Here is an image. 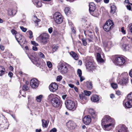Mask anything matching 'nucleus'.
<instances>
[{"label":"nucleus","instance_id":"8fccbe9b","mask_svg":"<svg viewBox=\"0 0 132 132\" xmlns=\"http://www.w3.org/2000/svg\"><path fill=\"white\" fill-rule=\"evenodd\" d=\"M80 78V81L81 82L83 80H84L85 79V78L83 77L82 76H81L79 77Z\"/></svg>","mask_w":132,"mask_h":132},{"label":"nucleus","instance_id":"7c9ffc66","mask_svg":"<svg viewBox=\"0 0 132 132\" xmlns=\"http://www.w3.org/2000/svg\"><path fill=\"white\" fill-rule=\"evenodd\" d=\"M42 95H40L38 96H37L36 97V100L38 102H41L42 98Z\"/></svg>","mask_w":132,"mask_h":132},{"label":"nucleus","instance_id":"0e129e2a","mask_svg":"<svg viewBox=\"0 0 132 132\" xmlns=\"http://www.w3.org/2000/svg\"><path fill=\"white\" fill-rule=\"evenodd\" d=\"M127 9L129 10H131V6L130 5L127 6Z\"/></svg>","mask_w":132,"mask_h":132},{"label":"nucleus","instance_id":"ea45409f","mask_svg":"<svg viewBox=\"0 0 132 132\" xmlns=\"http://www.w3.org/2000/svg\"><path fill=\"white\" fill-rule=\"evenodd\" d=\"M36 3L37 5V6L38 7H40L42 5V3L40 2H38L37 1H36Z\"/></svg>","mask_w":132,"mask_h":132},{"label":"nucleus","instance_id":"c03bdc74","mask_svg":"<svg viewBox=\"0 0 132 132\" xmlns=\"http://www.w3.org/2000/svg\"><path fill=\"white\" fill-rule=\"evenodd\" d=\"M62 79V76H59L57 77L56 80L57 81H60Z\"/></svg>","mask_w":132,"mask_h":132},{"label":"nucleus","instance_id":"2f4dec72","mask_svg":"<svg viewBox=\"0 0 132 132\" xmlns=\"http://www.w3.org/2000/svg\"><path fill=\"white\" fill-rule=\"evenodd\" d=\"M34 22L37 24V26H38V23L40 21V20L37 18L36 16H35L33 18Z\"/></svg>","mask_w":132,"mask_h":132},{"label":"nucleus","instance_id":"2eb2a0df","mask_svg":"<svg viewBox=\"0 0 132 132\" xmlns=\"http://www.w3.org/2000/svg\"><path fill=\"white\" fill-rule=\"evenodd\" d=\"M49 89L50 91L54 92L58 89V86L55 83H52L49 86Z\"/></svg>","mask_w":132,"mask_h":132},{"label":"nucleus","instance_id":"13d9d810","mask_svg":"<svg viewBox=\"0 0 132 132\" xmlns=\"http://www.w3.org/2000/svg\"><path fill=\"white\" fill-rule=\"evenodd\" d=\"M116 94L118 95H120L121 94V92L119 90L117 91L116 92Z\"/></svg>","mask_w":132,"mask_h":132},{"label":"nucleus","instance_id":"3c124183","mask_svg":"<svg viewBox=\"0 0 132 132\" xmlns=\"http://www.w3.org/2000/svg\"><path fill=\"white\" fill-rule=\"evenodd\" d=\"M121 31L123 34H126L125 31L124 29V28L122 27L121 29Z\"/></svg>","mask_w":132,"mask_h":132},{"label":"nucleus","instance_id":"a18cd8bd","mask_svg":"<svg viewBox=\"0 0 132 132\" xmlns=\"http://www.w3.org/2000/svg\"><path fill=\"white\" fill-rule=\"evenodd\" d=\"M11 32L13 35H15V36L17 34L16 31L14 29L12 30Z\"/></svg>","mask_w":132,"mask_h":132},{"label":"nucleus","instance_id":"a19ab883","mask_svg":"<svg viewBox=\"0 0 132 132\" xmlns=\"http://www.w3.org/2000/svg\"><path fill=\"white\" fill-rule=\"evenodd\" d=\"M77 74L78 75L79 77L81 76L82 75V72L80 69H78L77 71Z\"/></svg>","mask_w":132,"mask_h":132},{"label":"nucleus","instance_id":"dca6fc26","mask_svg":"<svg viewBox=\"0 0 132 132\" xmlns=\"http://www.w3.org/2000/svg\"><path fill=\"white\" fill-rule=\"evenodd\" d=\"M83 121L85 124L86 125H88L91 121V118L89 115L85 116L83 118Z\"/></svg>","mask_w":132,"mask_h":132},{"label":"nucleus","instance_id":"f8f14e48","mask_svg":"<svg viewBox=\"0 0 132 132\" xmlns=\"http://www.w3.org/2000/svg\"><path fill=\"white\" fill-rule=\"evenodd\" d=\"M115 124V122H112L111 123L102 125L103 129L105 130L109 131L111 130Z\"/></svg>","mask_w":132,"mask_h":132},{"label":"nucleus","instance_id":"7ed1b4c3","mask_svg":"<svg viewBox=\"0 0 132 132\" xmlns=\"http://www.w3.org/2000/svg\"><path fill=\"white\" fill-rule=\"evenodd\" d=\"M123 103H125V108H130L132 107V93L128 94L127 98L124 100Z\"/></svg>","mask_w":132,"mask_h":132},{"label":"nucleus","instance_id":"b1692460","mask_svg":"<svg viewBox=\"0 0 132 132\" xmlns=\"http://www.w3.org/2000/svg\"><path fill=\"white\" fill-rule=\"evenodd\" d=\"M70 54L75 60H77L78 59V55L75 52H71Z\"/></svg>","mask_w":132,"mask_h":132},{"label":"nucleus","instance_id":"39448f33","mask_svg":"<svg viewBox=\"0 0 132 132\" xmlns=\"http://www.w3.org/2000/svg\"><path fill=\"white\" fill-rule=\"evenodd\" d=\"M120 77L121 78V82H120V84L125 85L128 83L129 81V76L127 72L122 73L120 76Z\"/></svg>","mask_w":132,"mask_h":132},{"label":"nucleus","instance_id":"4468645a","mask_svg":"<svg viewBox=\"0 0 132 132\" xmlns=\"http://www.w3.org/2000/svg\"><path fill=\"white\" fill-rule=\"evenodd\" d=\"M38 81L36 79H32L30 81V85L33 88H36L38 87Z\"/></svg>","mask_w":132,"mask_h":132},{"label":"nucleus","instance_id":"79ce46f5","mask_svg":"<svg viewBox=\"0 0 132 132\" xmlns=\"http://www.w3.org/2000/svg\"><path fill=\"white\" fill-rule=\"evenodd\" d=\"M20 28L22 31L24 32H26L27 30L26 28H24L23 26H20Z\"/></svg>","mask_w":132,"mask_h":132},{"label":"nucleus","instance_id":"f3484780","mask_svg":"<svg viewBox=\"0 0 132 132\" xmlns=\"http://www.w3.org/2000/svg\"><path fill=\"white\" fill-rule=\"evenodd\" d=\"M91 101L94 102H96L99 101L100 98L99 96L96 95H94L92 96L91 97Z\"/></svg>","mask_w":132,"mask_h":132},{"label":"nucleus","instance_id":"9b49d317","mask_svg":"<svg viewBox=\"0 0 132 132\" xmlns=\"http://www.w3.org/2000/svg\"><path fill=\"white\" fill-rule=\"evenodd\" d=\"M125 62V60L123 58L121 57H116L114 62L116 65H122L124 64Z\"/></svg>","mask_w":132,"mask_h":132},{"label":"nucleus","instance_id":"6ab92c4d","mask_svg":"<svg viewBox=\"0 0 132 132\" xmlns=\"http://www.w3.org/2000/svg\"><path fill=\"white\" fill-rule=\"evenodd\" d=\"M89 11L90 12H94L95 10V4L93 2L90 3L89 4Z\"/></svg>","mask_w":132,"mask_h":132},{"label":"nucleus","instance_id":"6e6552de","mask_svg":"<svg viewBox=\"0 0 132 132\" xmlns=\"http://www.w3.org/2000/svg\"><path fill=\"white\" fill-rule=\"evenodd\" d=\"M65 105L67 108L70 110H74L76 108L74 102L70 100H68L66 101Z\"/></svg>","mask_w":132,"mask_h":132},{"label":"nucleus","instance_id":"a878e982","mask_svg":"<svg viewBox=\"0 0 132 132\" xmlns=\"http://www.w3.org/2000/svg\"><path fill=\"white\" fill-rule=\"evenodd\" d=\"M5 69L4 67L0 66V76H2L5 72Z\"/></svg>","mask_w":132,"mask_h":132},{"label":"nucleus","instance_id":"5fc2aeb1","mask_svg":"<svg viewBox=\"0 0 132 132\" xmlns=\"http://www.w3.org/2000/svg\"><path fill=\"white\" fill-rule=\"evenodd\" d=\"M36 46H34L32 47V49L35 51H36L37 50V48L36 47Z\"/></svg>","mask_w":132,"mask_h":132},{"label":"nucleus","instance_id":"680f3d73","mask_svg":"<svg viewBox=\"0 0 132 132\" xmlns=\"http://www.w3.org/2000/svg\"><path fill=\"white\" fill-rule=\"evenodd\" d=\"M129 29L130 32L132 34V24L129 26Z\"/></svg>","mask_w":132,"mask_h":132},{"label":"nucleus","instance_id":"6e6d98bb","mask_svg":"<svg viewBox=\"0 0 132 132\" xmlns=\"http://www.w3.org/2000/svg\"><path fill=\"white\" fill-rule=\"evenodd\" d=\"M56 129L55 128H53L51 129L50 132H56Z\"/></svg>","mask_w":132,"mask_h":132},{"label":"nucleus","instance_id":"e433bc0d","mask_svg":"<svg viewBox=\"0 0 132 132\" xmlns=\"http://www.w3.org/2000/svg\"><path fill=\"white\" fill-rule=\"evenodd\" d=\"M70 8L69 7H66L64 9V12L67 15L68 13L70 12Z\"/></svg>","mask_w":132,"mask_h":132},{"label":"nucleus","instance_id":"f704fd0d","mask_svg":"<svg viewBox=\"0 0 132 132\" xmlns=\"http://www.w3.org/2000/svg\"><path fill=\"white\" fill-rule=\"evenodd\" d=\"M112 87L114 89H116L118 87V86L117 84L113 83L111 84Z\"/></svg>","mask_w":132,"mask_h":132},{"label":"nucleus","instance_id":"09e8293b","mask_svg":"<svg viewBox=\"0 0 132 132\" xmlns=\"http://www.w3.org/2000/svg\"><path fill=\"white\" fill-rule=\"evenodd\" d=\"M8 76L10 78H12L13 76V74L11 72H9L8 73Z\"/></svg>","mask_w":132,"mask_h":132},{"label":"nucleus","instance_id":"864d4df0","mask_svg":"<svg viewBox=\"0 0 132 132\" xmlns=\"http://www.w3.org/2000/svg\"><path fill=\"white\" fill-rule=\"evenodd\" d=\"M35 59H35V60L34 59V60H35L36 61V62H34V61L33 62V63L35 64L36 65H38V62H37L39 60H38V59H37V60H35Z\"/></svg>","mask_w":132,"mask_h":132},{"label":"nucleus","instance_id":"c85d7f7f","mask_svg":"<svg viewBox=\"0 0 132 132\" xmlns=\"http://www.w3.org/2000/svg\"><path fill=\"white\" fill-rule=\"evenodd\" d=\"M84 33L85 34H87L89 36H90V37H92V36H93V32L92 31H89L88 30L84 31Z\"/></svg>","mask_w":132,"mask_h":132},{"label":"nucleus","instance_id":"412c9836","mask_svg":"<svg viewBox=\"0 0 132 132\" xmlns=\"http://www.w3.org/2000/svg\"><path fill=\"white\" fill-rule=\"evenodd\" d=\"M119 126L120 128L118 130V132H128L127 128L125 125H120Z\"/></svg>","mask_w":132,"mask_h":132},{"label":"nucleus","instance_id":"4c0bfd02","mask_svg":"<svg viewBox=\"0 0 132 132\" xmlns=\"http://www.w3.org/2000/svg\"><path fill=\"white\" fill-rule=\"evenodd\" d=\"M22 89L26 91L29 89V88L27 86L24 85L23 86Z\"/></svg>","mask_w":132,"mask_h":132},{"label":"nucleus","instance_id":"20e7f679","mask_svg":"<svg viewBox=\"0 0 132 132\" xmlns=\"http://www.w3.org/2000/svg\"><path fill=\"white\" fill-rule=\"evenodd\" d=\"M49 36L47 33H44L41 34L39 37L40 41L41 43L45 45L47 43Z\"/></svg>","mask_w":132,"mask_h":132},{"label":"nucleus","instance_id":"49530a36","mask_svg":"<svg viewBox=\"0 0 132 132\" xmlns=\"http://www.w3.org/2000/svg\"><path fill=\"white\" fill-rule=\"evenodd\" d=\"M31 43L34 46H38V44L34 41H31Z\"/></svg>","mask_w":132,"mask_h":132},{"label":"nucleus","instance_id":"338daca9","mask_svg":"<svg viewBox=\"0 0 132 132\" xmlns=\"http://www.w3.org/2000/svg\"><path fill=\"white\" fill-rule=\"evenodd\" d=\"M129 75L130 77L132 78V69L129 72Z\"/></svg>","mask_w":132,"mask_h":132},{"label":"nucleus","instance_id":"c9c22d12","mask_svg":"<svg viewBox=\"0 0 132 132\" xmlns=\"http://www.w3.org/2000/svg\"><path fill=\"white\" fill-rule=\"evenodd\" d=\"M27 33L29 34V38L31 39L33 37V33L32 31L31 30H29L27 32Z\"/></svg>","mask_w":132,"mask_h":132},{"label":"nucleus","instance_id":"bb28decb","mask_svg":"<svg viewBox=\"0 0 132 132\" xmlns=\"http://www.w3.org/2000/svg\"><path fill=\"white\" fill-rule=\"evenodd\" d=\"M42 126L44 127H46L47 126L48 123V121L43 119L42 120Z\"/></svg>","mask_w":132,"mask_h":132},{"label":"nucleus","instance_id":"9d476101","mask_svg":"<svg viewBox=\"0 0 132 132\" xmlns=\"http://www.w3.org/2000/svg\"><path fill=\"white\" fill-rule=\"evenodd\" d=\"M112 122H115L114 119L111 118L110 116L106 115L104 117L102 120L101 124L104 125Z\"/></svg>","mask_w":132,"mask_h":132},{"label":"nucleus","instance_id":"a211bd4d","mask_svg":"<svg viewBox=\"0 0 132 132\" xmlns=\"http://www.w3.org/2000/svg\"><path fill=\"white\" fill-rule=\"evenodd\" d=\"M67 127L70 130H72L75 128V125L74 123L71 121H69L67 124Z\"/></svg>","mask_w":132,"mask_h":132},{"label":"nucleus","instance_id":"393cba45","mask_svg":"<svg viewBox=\"0 0 132 132\" xmlns=\"http://www.w3.org/2000/svg\"><path fill=\"white\" fill-rule=\"evenodd\" d=\"M86 87L89 89H92L93 87L92 84L91 82L87 81L86 82Z\"/></svg>","mask_w":132,"mask_h":132},{"label":"nucleus","instance_id":"c756f323","mask_svg":"<svg viewBox=\"0 0 132 132\" xmlns=\"http://www.w3.org/2000/svg\"><path fill=\"white\" fill-rule=\"evenodd\" d=\"M111 13H114L116 11V6L114 5H113L111 6Z\"/></svg>","mask_w":132,"mask_h":132},{"label":"nucleus","instance_id":"ddd939ff","mask_svg":"<svg viewBox=\"0 0 132 132\" xmlns=\"http://www.w3.org/2000/svg\"><path fill=\"white\" fill-rule=\"evenodd\" d=\"M86 67L88 71H91L95 69L94 63L92 62H89L86 63Z\"/></svg>","mask_w":132,"mask_h":132},{"label":"nucleus","instance_id":"4be33fe9","mask_svg":"<svg viewBox=\"0 0 132 132\" xmlns=\"http://www.w3.org/2000/svg\"><path fill=\"white\" fill-rule=\"evenodd\" d=\"M96 59L99 63H103L104 61V60L102 58L101 54L99 53H97Z\"/></svg>","mask_w":132,"mask_h":132},{"label":"nucleus","instance_id":"423d86ee","mask_svg":"<svg viewBox=\"0 0 132 132\" xmlns=\"http://www.w3.org/2000/svg\"><path fill=\"white\" fill-rule=\"evenodd\" d=\"M114 23L112 21L109 20L107 21L103 26L104 30L106 31H109L113 28Z\"/></svg>","mask_w":132,"mask_h":132},{"label":"nucleus","instance_id":"052dcab7","mask_svg":"<svg viewBox=\"0 0 132 132\" xmlns=\"http://www.w3.org/2000/svg\"><path fill=\"white\" fill-rule=\"evenodd\" d=\"M57 46H55L53 48V50L54 52H55L57 50Z\"/></svg>","mask_w":132,"mask_h":132},{"label":"nucleus","instance_id":"bf43d9fd","mask_svg":"<svg viewBox=\"0 0 132 132\" xmlns=\"http://www.w3.org/2000/svg\"><path fill=\"white\" fill-rule=\"evenodd\" d=\"M111 42H108V43H107V45H105V44H104V46H105V47H108L109 46V45H111Z\"/></svg>","mask_w":132,"mask_h":132},{"label":"nucleus","instance_id":"774afa93","mask_svg":"<svg viewBox=\"0 0 132 132\" xmlns=\"http://www.w3.org/2000/svg\"><path fill=\"white\" fill-rule=\"evenodd\" d=\"M110 97L111 98H113L114 97V95L113 94H111L110 95Z\"/></svg>","mask_w":132,"mask_h":132},{"label":"nucleus","instance_id":"aec40b11","mask_svg":"<svg viewBox=\"0 0 132 132\" xmlns=\"http://www.w3.org/2000/svg\"><path fill=\"white\" fill-rule=\"evenodd\" d=\"M17 11L13 9H9L8 10V14L9 15L13 16L16 13Z\"/></svg>","mask_w":132,"mask_h":132},{"label":"nucleus","instance_id":"72a5a7b5","mask_svg":"<svg viewBox=\"0 0 132 132\" xmlns=\"http://www.w3.org/2000/svg\"><path fill=\"white\" fill-rule=\"evenodd\" d=\"M84 93L85 95L89 96L91 94V92L90 91H87L86 90H85L84 91Z\"/></svg>","mask_w":132,"mask_h":132},{"label":"nucleus","instance_id":"f03ea898","mask_svg":"<svg viewBox=\"0 0 132 132\" xmlns=\"http://www.w3.org/2000/svg\"><path fill=\"white\" fill-rule=\"evenodd\" d=\"M70 65L67 63H59L58 66L59 71L62 74L66 73L68 71L67 68L70 67Z\"/></svg>","mask_w":132,"mask_h":132},{"label":"nucleus","instance_id":"69168bd1","mask_svg":"<svg viewBox=\"0 0 132 132\" xmlns=\"http://www.w3.org/2000/svg\"><path fill=\"white\" fill-rule=\"evenodd\" d=\"M68 85L70 87H71V88H72L74 87V85H73V84H69Z\"/></svg>","mask_w":132,"mask_h":132},{"label":"nucleus","instance_id":"473e14b6","mask_svg":"<svg viewBox=\"0 0 132 132\" xmlns=\"http://www.w3.org/2000/svg\"><path fill=\"white\" fill-rule=\"evenodd\" d=\"M37 55L38 57L42 58H45L44 55L41 52L38 53L37 54Z\"/></svg>","mask_w":132,"mask_h":132},{"label":"nucleus","instance_id":"e2e57ef3","mask_svg":"<svg viewBox=\"0 0 132 132\" xmlns=\"http://www.w3.org/2000/svg\"><path fill=\"white\" fill-rule=\"evenodd\" d=\"M67 96V95H64L62 96V97L63 99L65 100Z\"/></svg>","mask_w":132,"mask_h":132},{"label":"nucleus","instance_id":"58836bf2","mask_svg":"<svg viewBox=\"0 0 132 132\" xmlns=\"http://www.w3.org/2000/svg\"><path fill=\"white\" fill-rule=\"evenodd\" d=\"M47 64L48 67L49 68H51L52 67V64L50 61L47 62Z\"/></svg>","mask_w":132,"mask_h":132},{"label":"nucleus","instance_id":"de8ad7c7","mask_svg":"<svg viewBox=\"0 0 132 132\" xmlns=\"http://www.w3.org/2000/svg\"><path fill=\"white\" fill-rule=\"evenodd\" d=\"M82 43L83 45L84 46H86L87 45V42L85 39H82Z\"/></svg>","mask_w":132,"mask_h":132},{"label":"nucleus","instance_id":"5701e85b","mask_svg":"<svg viewBox=\"0 0 132 132\" xmlns=\"http://www.w3.org/2000/svg\"><path fill=\"white\" fill-rule=\"evenodd\" d=\"M79 97L80 100L81 102L82 103H85V101L83 102V101H84V100H86L87 99V98L86 97H85L84 94L83 93L80 94H79Z\"/></svg>","mask_w":132,"mask_h":132},{"label":"nucleus","instance_id":"0eeeda50","mask_svg":"<svg viewBox=\"0 0 132 132\" xmlns=\"http://www.w3.org/2000/svg\"><path fill=\"white\" fill-rule=\"evenodd\" d=\"M53 19L56 23L58 24L61 23L63 20L62 15L60 13L57 12L55 13L54 14Z\"/></svg>","mask_w":132,"mask_h":132},{"label":"nucleus","instance_id":"603ef678","mask_svg":"<svg viewBox=\"0 0 132 132\" xmlns=\"http://www.w3.org/2000/svg\"><path fill=\"white\" fill-rule=\"evenodd\" d=\"M53 31V28L52 27H50L48 29V32L51 34L52 32Z\"/></svg>","mask_w":132,"mask_h":132},{"label":"nucleus","instance_id":"37998d69","mask_svg":"<svg viewBox=\"0 0 132 132\" xmlns=\"http://www.w3.org/2000/svg\"><path fill=\"white\" fill-rule=\"evenodd\" d=\"M122 47L124 49V50H128V46L125 44H123L122 45Z\"/></svg>","mask_w":132,"mask_h":132},{"label":"nucleus","instance_id":"1a4fd4ad","mask_svg":"<svg viewBox=\"0 0 132 132\" xmlns=\"http://www.w3.org/2000/svg\"><path fill=\"white\" fill-rule=\"evenodd\" d=\"M15 37L17 41L21 45H23L27 43L24 37L19 34H17L15 36Z\"/></svg>","mask_w":132,"mask_h":132},{"label":"nucleus","instance_id":"f257e3e1","mask_svg":"<svg viewBox=\"0 0 132 132\" xmlns=\"http://www.w3.org/2000/svg\"><path fill=\"white\" fill-rule=\"evenodd\" d=\"M54 95L53 94H50L48 96V100L53 107H58L60 105L61 101L58 98L54 97Z\"/></svg>","mask_w":132,"mask_h":132},{"label":"nucleus","instance_id":"cd10ccee","mask_svg":"<svg viewBox=\"0 0 132 132\" xmlns=\"http://www.w3.org/2000/svg\"><path fill=\"white\" fill-rule=\"evenodd\" d=\"M89 112L92 116L93 118H96V114L93 110L92 109H90Z\"/></svg>","mask_w":132,"mask_h":132},{"label":"nucleus","instance_id":"4d7b16f0","mask_svg":"<svg viewBox=\"0 0 132 132\" xmlns=\"http://www.w3.org/2000/svg\"><path fill=\"white\" fill-rule=\"evenodd\" d=\"M0 48L1 50L2 51H3L4 49V46L1 45H0Z\"/></svg>","mask_w":132,"mask_h":132}]
</instances>
